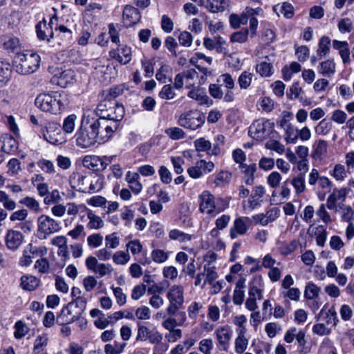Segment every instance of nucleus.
Masks as SVG:
<instances>
[{"label": "nucleus", "mask_w": 354, "mask_h": 354, "mask_svg": "<svg viewBox=\"0 0 354 354\" xmlns=\"http://www.w3.org/2000/svg\"><path fill=\"white\" fill-rule=\"evenodd\" d=\"M117 115L107 114L99 118L89 117V122L95 133L98 142H105L112 137L119 127V123L124 115L123 106L117 107Z\"/></svg>", "instance_id": "obj_1"}, {"label": "nucleus", "mask_w": 354, "mask_h": 354, "mask_svg": "<svg viewBox=\"0 0 354 354\" xmlns=\"http://www.w3.org/2000/svg\"><path fill=\"white\" fill-rule=\"evenodd\" d=\"M69 102L68 95L62 92H50L39 94L35 100L36 106L44 112L59 113Z\"/></svg>", "instance_id": "obj_2"}, {"label": "nucleus", "mask_w": 354, "mask_h": 354, "mask_svg": "<svg viewBox=\"0 0 354 354\" xmlns=\"http://www.w3.org/2000/svg\"><path fill=\"white\" fill-rule=\"evenodd\" d=\"M218 84H211L209 86L210 95L215 99H223L226 102L234 100V94L232 89L234 87V80L229 73L221 75L218 79Z\"/></svg>", "instance_id": "obj_3"}, {"label": "nucleus", "mask_w": 354, "mask_h": 354, "mask_svg": "<svg viewBox=\"0 0 354 354\" xmlns=\"http://www.w3.org/2000/svg\"><path fill=\"white\" fill-rule=\"evenodd\" d=\"M75 136L77 145L81 148H88L98 142L95 133L89 122V116H83L80 128Z\"/></svg>", "instance_id": "obj_4"}, {"label": "nucleus", "mask_w": 354, "mask_h": 354, "mask_svg": "<svg viewBox=\"0 0 354 354\" xmlns=\"http://www.w3.org/2000/svg\"><path fill=\"white\" fill-rule=\"evenodd\" d=\"M3 47L9 53L14 54L12 68L19 74L22 73V46L18 37H10L3 42Z\"/></svg>", "instance_id": "obj_5"}, {"label": "nucleus", "mask_w": 354, "mask_h": 354, "mask_svg": "<svg viewBox=\"0 0 354 354\" xmlns=\"http://www.w3.org/2000/svg\"><path fill=\"white\" fill-rule=\"evenodd\" d=\"M169 305L167 312L169 316L174 315L182 307L184 302V290L180 285H174L170 288L167 293Z\"/></svg>", "instance_id": "obj_6"}, {"label": "nucleus", "mask_w": 354, "mask_h": 354, "mask_svg": "<svg viewBox=\"0 0 354 354\" xmlns=\"http://www.w3.org/2000/svg\"><path fill=\"white\" fill-rule=\"evenodd\" d=\"M205 115L198 110H191L182 113L178 118V124L184 128L195 130L205 122Z\"/></svg>", "instance_id": "obj_7"}, {"label": "nucleus", "mask_w": 354, "mask_h": 354, "mask_svg": "<svg viewBox=\"0 0 354 354\" xmlns=\"http://www.w3.org/2000/svg\"><path fill=\"white\" fill-rule=\"evenodd\" d=\"M60 230L59 223L48 216L41 215L38 218V232L43 235V239L58 232Z\"/></svg>", "instance_id": "obj_8"}, {"label": "nucleus", "mask_w": 354, "mask_h": 354, "mask_svg": "<svg viewBox=\"0 0 354 354\" xmlns=\"http://www.w3.org/2000/svg\"><path fill=\"white\" fill-rule=\"evenodd\" d=\"M138 341L149 340L153 344H158L162 340V335L156 330H151L147 326L138 323Z\"/></svg>", "instance_id": "obj_9"}, {"label": "nucleus", "mask_w": 354, "mask_h": 354, "mask_svg": "<svg viewBox=\"0 0 354 354\" xmlns=\"http://www.w3.org/2000/svg\"><path fill=\"white\" fill-rule=\"evenodd\" d=\"M251 225L252 220L249 217L241 216L236 218L230 230V236L231 239H235L239 236L245 235Z\"/></svg>", "instance_id": "obj_10"}, {"label": "nucleus", "mask_w": 354, "mask_h": 354, "mask_svg": "<svg viewBox=\"0 0 354 354\" xmlns=\"http://www.w3.org/2000/svg\"><path fill=\"white\" fill-rule=\"evenodd\" d=\"M112 157L104 156L100 158L97 156H86L84 158L83 165L93 171H102L108 165V162H111Z\"/></svg>", "instance_id": "obj_11"}, {"label": "nucleus", "mask_w": 354, "mask_h": 354, "mask_svg": "<svg viewBox=\"0 0 354 354\" xmlns=\"http://www.w3.org/2000/svg\"><path fill=\"white\" fill-rule=\"evenodd\" d=\"M273 124L269 120L254 121L249 128V134L253 138L261 140L268 135V128H272Z\"/></svg>", "instance_id": "obj_12"}, {"label": "nucleus", "mask_w": 354, "mask_h": 354, "mask_svg": "<svg viewBox=\"0 0 354 354\" xmlns=\"http://www.w3.org/2000/svg\"><path fill=\"white\" fill-rule=\"evenodd\" d=\"M197 73L194 69H190L176 75L174 79V86L177 89L181 88L184 85L190 88L194 85V77Z\"/></svg>", "instance_id": "obj_13"}, {"label": "nucleus", "mask_w": 354, "mask_h": 354, "mask_svg": "<svg viewBox=\"0 0 354 354\" xmlns=\"http://www.w3.org/2000/svg\"><path fill=\"white\" fill-rule=\"evenodd\" d=\"M199 210L202 213L211 214L216 212V201L214 196L208 191H204L199 196Z\"/></svg>", "instance_id": "obj_14"}, {"label": "nucleus", "mask_w": 354, "mask_h": 354, "mask_svg": "<svg viewBox=\"0 0 354 354\" xmlns=\"http://www.w3.org/2000/svg\"><path fill=\"white\" fill-rule=\"evenodd\" d=\"M45 246L37 247L30 243L24 251V266H29L36 257H44L47 254Z\"/></svg>", "instance_id": "obj_15"}, {"label": "nucleus", "mask_w": 354, "mask_h": 354, "mask_svg": "<svg viewBox=\"0 0 354 354\" xmlns=\"http://www.w3.org/2000/svg\"><path fill=\"white\" fill-rule=\"evenodd\" d=\"M89 180V176H84L80 173L74 172L69 177V183L72 188L77 191L87 193Z\"/></svg>", "instance_id": "obj_16"}, {"label": "nucleus", "mask_w": 354, "mask_h": 354, "mask_svg": "<svg viewBox=\"0 0 354 354\" xmlns=\"http://www.w3.org/2000/svg\"><path fill=\"white\" fill-rule=\"evenodd\" d=\"M22 243V234L14 230H9L6 236V245L10 250L18 249Z\"/></svg>", "instance_id": "obj_17"}, {"label": "nucleus", "mask_w": 354, "mask_h": 354, "mask_svg": "<svg viewBox=\"0 0 354 354\" xmlns=\"http://www.w3.org/2000/svg\"><path fill=\"white\" fill-rule=\"evenodd\" d=\"M75 79V72L73 70H65L59 75L53 77L52 81L58 86L65 88L68 85L73 84Z\"/></svg>", "instance_id": "obj_18"}, {"label": "nucleus", "mask_w": 354, "mask_h": 354, "mask_svg": "<svg viewBox=\"0 0 354 354\" xmlns=\"http://www.w3.org/2000/svg\"><path fill=\"white\" fill-rule=\"evenodd\" d=\"M109 55L120 63L127 64L131 59V48L124 46L120 49L111 50L109 52Z\"/></svg>", "instance_id": "obj_19"}, {"label": "nucleus", "mask_w": 354, "mask_h": 354, "mask_svg": "<svg viewBox=\"0 0 354 354\" xmlns=\"http://www.w3.org/2000/svg\"><path fill=\"white\" fill-rule=\"evenodd\" d=\"M122 19L127 26L137 24L140 20L138 10L133 6H126L123 10Z\"/></svg>", "instance_id": "obj_20"}, {"label": "nucleus", "mask_w": 354, "mask_h": 354, "mask_svg": "<svg viewBox=\"0 0 354 354\" xmlns=\"http://www.w3.org/2000/svg\"><path fill=\"white\" fill-rule=\"evenodd\" d=\"M1 149L7 153H13L18 149V142L10 135L6 133L0 138Z\"/></svg>", "instance_id": "obj_21"}, {"label": "nucleus", "mask_w": 354, "mask_h": 354, "mask_svg": "<svg viewBox=\"0 0 354 354\" xmlns=\"http://www.w3.org/2000/svg\"><path fill=\"white\" fill-rule=\"evenodd\" d=\"M254 10L252 8H247L245 12H243L239 15L236 14H231L229 17L230 24L232 28L237 29L242 24H246L248 21V15H252Z\"/></svg>", "instance_id": "obj_22"}, {"label": "nucleus", "mask_w": 354, "mask_h": 354, "mask_svg": "<svg viewBox=\"0 0 354 354\" xmlns=\"http://www.w3.org/2000/svg\"><path fill=\"white\" fill-rule=\"evenodd\" d=\"M24 68H26V73L30 74L37 70L40 62V57L37 54H24Z\"/></svg>", "instance_id": "obj_23"}, {"label": "nucleus", "mask_w": 354, "mask_h": 354, "mask_svg": "<svg viewBox=\"0 0 354 354\" xmlns=\"http://www.w3.org/2000/svg\"><path fill=\"white\" fill-rule=\"evenodd\" d=\"M215 334L222 349L227 351L232 335L230 328L227 327H220L216 329Z\"/></svg>", "instance_id": "obj_24"}, {"label": "nucleus", "mask_w": 354, "mask_h": 354, "mask_svg": "<svg viewBox=\"0 0 354 354\" xmlns=\"http://www.w3.org/2000/svg\"><path fill=\"white\" fill-rule=\"evenodd\" d=\"M86 300L82 297H77L73 301L69 303V310L77 309L74 313L73 318L66 321H75L84 313L86 308Z\"/></svg>", "instance_id": "obj_25"}, {"label": "nucleus", "mask_w": 354, "mask_h": 354, "mask_svg": "<svg viewBox=\"0 0 354 354\" xmlns=\"http://www.w3.org/2000/svg\"><path fill=\"white\" fill-rule=\"evenodd\" d=\"M346 189L342 188L340 189H334L332 194L329 195L327 199L326 206L329 209H336L337 201H344L346 196Z\"/></svg>", "instance_id": "obj_26"}, {"label": "nucleus", "mask_w": 354, "mask_h": 354, "mask_svg": "<svg viewBox=\"0 0 354 354\" xmlns=\"http://www.w3.org/2000/svg\"><path fill=\"white\" fill-rule=\"evenodd\" d=\"M333 47L334 49L339 51V54L344 64H348L350 62V50L347 41L333 40Z\"/></svg>", "instance_id": "obj_27"}, {"label": "nucleus", "mask_w": 354, "mask_h": 354, "mask_svg": "<svg viewBox=\"0 0 354 354\" xmlns=\"http://www.w3.org/2000/svg\"><path fill=\"white\" fill-rule=\"evenodd\" d=\"M240 168L242 171L244 173V180L245 183L251 185L254 183V173L257 171V166L255 164H251L250 165H241Z\"/></svg>", "instance_id": "obj_28"}, {"label": "nucleus", "mask_w": 354, "mask_h": 354, "mask_svg": "<svg viewBox=\"0 0 354 354\" xmlns=\"http://www.w3.org/2000/svg\"><path fill=\"white\" fill-rule=\"evenodd\" d=\"M335 72V64L332 59L322 62L319 66V73L323 76L330 77Z\"/></svg>", "instance_id": "obj_29"}, {"label": "nucleus", "mask_w": 354, "mask_h": 354, "mask_svg": "<svg viewBox=\"0 0 354 354\" xmlns=\"http://www.w3.org/2000/svg\"><path fill=\"white\" fill-rule=\"evenodd\" d=\"M229 6V0H207V8L212 12L223 11Z\"/></svg>", "instance_id": "obj_30"}, {"label": "nucleus", "mask_w": 354, "mask_h": 354, "mask_svg": "<svg viewBox=\"0 0 354 354\" xmlns=\"http://www.w3.org/2000/svg\"><path fill=\"white\" fill-rule=\"evenodd\" d=\"M274 10L277 15L281 14L287 19H290L294 15V8L291 3L288 2H284L282 5L275 6Z\"/></svg>", "instance_id": "obj_31"}, {"label": "nucleus", "mask_w": 354, "mask_h": 354, "mask_svg": "<svg viewBox=\"0 0 354 354\" xmlns=\"http://www.w3.org/2000/svg\"><path fill=\"white\" fill-rule=\"evenodd\" d=\"M87 217L89 222L87 223L88 229L98 230L104 226L103 220L98 216L95 215L91 210L87 211Z\"/></svg>", "instance_id": "obj_32"}, {"label": "nucleus", "mask_w": 354, "mask_h": 354, "mask_svg": "<svg viewBox=\"0 0 354 354\" xmlns=\"http://www.w3.org/2000/svg\"><path fill=\"white\" fill-rule=\"evenodd\" d=\"M203 272H205V279L201 285L202 288L205 287L207 282L209 284H212L214 281L218 277L217 272H216V268L211 266L210 264H206L204 266Z\"/></svg>", "instance_id": "obj_33"}, {"label": "nucleus", "mask_w": 354, "mask_h": 354, "mask_svg": "<svg viewBox=\"0 0 354 354\" xmlns=\"http://www.w3.org/2000/svg\"><path fill=\"white\" fill-rule=\"evenodd\" d=\"M330 39L327 36H323L318 44L317 54L319 57L326 56L330 50Z\"/></svg>", "instance_id": "obj_34"}, {"label": "nucleus", "mask_w": 354, "mask_h": 354, "mask_svg": "<svg viewBox=\"0 0 354 354\" xmlns=\"http://www.w3.org/2000/svg\"><path fill=\"white\" fill-rule=\"evenodd\" d=\"M69 304H68V305L62 310L60 315L57 317V323H59L61 325H64L65 324H70L74 322L66 321L67 319L73 318L74 313L75 312V310H77L76 308H75V310H69Z\"/></svg>", "instance_id": "obj_35"}, {"label": "nucleus", "mask_w": 354, "mask_h": 354, "mask_svg": "<svg viewBox=\"0 0 354 354\" xmlns=\"http://www.w3.org/2000/svg\"><path fill=\"white\" fill-rule=\"evenodd\" d=\"M169 237L171 240L178 241L180 243H187L192 240L191 234L185 233L178 230H171L169 233Z\"/></svg>", "instance_id": "obj_36"}, {"label": "nucleus", "mask_w": 354, "mask_h": 354, "mask_svg": "<svg viewBox=\"0 0 354 354\" xmlns=\"http://www.w3.org/2000/svg\"><path fill=\"white\" fill-rule=\"evenodd\" d=\"M11 75V69L8 62L0 59V83L7 82Z\"/></svg>", "instance_id": "obj_37"}, {"label": "nucleus", "mask_w": 354, "mask_h": 354, "mask_svg": "<svg viewBox=\"0 0 354 354\" xmlns=\"http://www.w3.org/2000/svg\"><path fill=\"white\" fill-rule=\"evenodd\" d=\"M249 30L247 28H242L241 30L232 33L230 36V41L232 43L243 44L248 41Z\"/></svg>", "instance_id": "obj_38"}, {"label": "nucleus", "mask_w": 354, "mask_h": 354, "mask_svg": "<svg viewBox=\"0 0 354 354\" xmlns=\"http://www.w3.org/2000/svg\"><path fill=\"white\" fill-rule=\"evenodd\" d=\"M289 182L294 187L296 194H299L304 192L306 185L304 174H299Z\"/></svg>", "instance_id": "obj_39"}, {"label": "nucleus", "mask_w": 354, "mask_h": 354, "mask_svg": "<svg viewBox=\"0 0 354 354\" xmlns=\"http://www.w3.org/2000/svg\"><path fill=\"white\" fill-rule=\"evenodd\" d=\"M87 193H93L102 189V179L96 174L90 175Z\"/></svg>", "instance_id": "obj_40"}, {"label": "nucleus", "mask_w": 354, "mask_h": 354, "mask_svg": "<svg viewBox=\"0 0 354 354\" xmlns=\"http://www.w3.org/2000/svg\"><path fill=\"white\" fill-rule=\"evenodd\" d=\"M328 144L324 140H319L313 146V157L315 158H320L327 152Z\"/></svg>", "instance_id": "obj_41"}, {"label": "nucleus", "mask_w": 354, "mask_h": 354, "mask_svg": "<svg viewBox=\"0 0 354 354\" xmlns=\"http://www.w3.org/2000/svg\"><path fill=\"white\" fill-rule=\"evenodd\" d=\"M320 288L313 283H308L305 288L304 297L307 299H313L318 297Z\"/></svg>", "instance_id": "obj_42"}, {"label": "nucleus", "mask_w": 354, "mask_h": 354, "mask_svg": "<svg viewBox=\"0 0 354 354\" xmlns=\"http://www.w3.org/2000/svg\"><path fill=\"white\" fill-rule=\"evenodd\" d=\"M195 149L197 151H205L208 154L211 151V142L205 140L204 138H201L196 140L194 142Z\"/></svg>", "instance_id": "obj_43"}, {"label": "nucleus", "mask_w": 354, "mask_h": 354, "mask_svg": "<svg viewBox=\"0 0 354 354\" xmlns=\"http://www.w3.org/2000/svg\"><path fill=\"white\" fill-rule=\"evenodd\" d=\"M48 338L46 335L37 336L34 343V353H39L41 351H42L44 349V348L48 345Z\"/></svg>", "instance_id": "obj_44"}, {"label": "nucleus", "mask_w": 354, "mask_h": 354, "mask_svg": "<svg viewBox=\"0 0 354 354\" xmlns=\"http://www.w3.org/2000/svg\"><path fill=\"white\" fill-rule=\"evenodd\" d=\"M272 66L270 63L262 62L256 66L257 72L262 77H269L272 74Z\"/></svg>", "instance_id": "obj_45"}, {"label": "nucleus", "mask_w": 354, "mask_h": 354, "mask_svg": "<svg viewBox=\"0 0 354 354\" xmlns=\"http://www.w3.org/2000/svg\"><path fill=\"white\" fill-rule=\"evenodd\" d=\"M120 244V238L113 232L105 236V247L109 250L115 249Z\"/></svg>", "instance_id": "obj_46"}, {"label": "nucleus", "mask_w": 354, "mask_h": 354, "mask_svg": "<svg viewBox=\"0 0 354 354\" xmlns=\"http://www.w3.org/2000/svg\"><path fill=\"white\" fill-rule=\"evenodd\" d=\"M39 279L35 276H27L24 280V290H34L39 285Z\"/></svg>", "instance_id": "obj_47"}, {"label": "nucleus", "mask_w": 354, "mask_h": 354, "mask_svg": "<svg viewBox=\"0 0 354 354\" xmlns=\"http://www.w3.org/2000/svg\"><path fill=\"white\" fill-rule=\"evenodd\" d=\"M332 123L326 119L321 120L315 127V133L318 135H326L331 129Z\"/></svg>", "instance_id": "obj_48"}, {"label": "nucleus", "mask_w": 354, "mask_h": 354, "mask_svg": "<svg viewBox=\"0 0 354 354\" xmlns=\"http://www.w3.org/2000/svg\"><path fill=\"white\" fill-rule=\"evenodd\" d=\"M4 122L7 124L10 131L16 136H20V131L17 124L15 118L12 115H5L3 117Z\"/></svg>", "instance_id": "obj_49"}, {"label": "nucleus", "mask_w": 354, "mask_h": 354, "mask_svg": "<svg viewBox=\"0 0 354 354\" xmlns=\"http://www.w3.org/2000/svg\"><path fill=\"white\" fill-rule=\"evenodd\" d=\"M253 74L244 71L238 79V83L241 88L246 89L251 84Z\"/></svg>", "instance_id": "obj_50"}, {"label": "nucleus", "mask_w": 354, "mask_h": 354, "mask_svg": "<svg viewBox=\"0 0 354 354\" xmlns=\"http://www.w3.org/2000/svg\"><path fill=\"white\" fill-rule=\"evenodd\" d=\"M61 201L62 196L57 189H53L51 192H48V194L44 198V203L46 205L57 203Z\"/></svg>", "instance_id": "obj_51"}, {"label": "nucleus", "mask_w": 354, "mask_h": 354, "mask_svg": "<svg viewBox=\"0 0 354 354\" xmlns=\"http://www.w3.org/2000/svg\"><path fill=\"white\" fill-rule=\"evenodd\" d=\"M103 241V236L100 234H92L87 237L88 245L93 248L100 247Z\"/></svg>", "instance_id": "obj_52"}, {"label": "nucleus", "mask_w": 354, "mask_h": 354, "mask_svg": "<svg viewBox=\"0 0 354 354\" xmlns=\"http://www.w3.org/2000/svg\"><path fill=\"white\" fill-rule=\"evenodd\" d=\"M165 133L172 140H179L185 136V133L178 127H171L165 130Z\"/></svg>", "instance_id": "obj_53"}, {"label": "nucleus", "mask_w": 354, "mask_h": 354, "mask_svg": "<svg viewBox=\"0 0 354 354\" xmlns=\"http://www.w3.org/2000/svg\"><path fill=\"white\" fill-rule=\"evenodd\" d=\"M77 116L71 114L65 118L63 123V129L66 133H71L74 130Z\"/></svg>", "instance_id": "obj_54"}, {"label": "nucleus", "mask_w": 354, "mask_h": 354, "mask_svg": "<svg viewBox=\"0 0 354 354\" xmlns=\"http://www.w3.org/2000/svg\"><path fill=\"white\" fill-rule=\"evenodd\" d=\"M129 254L123 251H118L113 255V261L116 264L124 265L129 261Z\"/></svg>", "instance_id": "obj_55"}, {"label": "nucleus", "mask_w": 354, "mask_h": 354, "mask_svg": "<svg viewBox=\"0 0 354 354\" xmlns=\"http://www.w3.org/2000/svg\"><path fill=\"white\" fill-rule=\"evenodd\" d=\"M248 340L243 335H239L235 342V350L238 353H243L247 348Z\"/></svg>", "instance_id": "obj_56"}, {"label": "nucleus", "mask_w": 354, "mask_h": 354, "mask_svg": "<svg viewBox=\"0 0 354 354\" xmlns=\"http://www.w3.org/2000/svg\"><path fill=\"white\" fill-rule=\"evenodd\" d=\"M281 180V174L277 171H272L267 178V182L272 188H277Z\"/></svg>", "instance_id": "obj_57"}, {"label": "nucleus", "mask_w": 354, "mask_h": 354, "mask_svg": "<svg viewBox=\"0 0 354 354\" xmlns=\"http://www.w3.org/2000/svg\"><path fill=\"white\" fill-rule=\"evenodd\" d=\"M151 258L154 262L162 263L167 259L168 255L165 251L156 249L152 251Z\"/></svg>", "instance_id": "obj_58"}, {"label": "nucleus", "mask_w": 354, "mask_h": 354, "mask_svg": "<svg viewBox=\"0 0 354 354\" xmlns=\"http://www.w3.org/2000/svg\"><path fill=\"white\" fill-rule=\"evenodd\" d=\"M0 202L3 203L4 207L8 210H13L15 207V203L10 200L8 195L3 191L0 190Z\"/></svg>", "instance_id": "obj_59"}, {"label": "nucleus", "mask_w": 354, "mask_h": 354, "mask_svg": "<svg viewBox=\"0 0 354 354\" xmlns=\"http://www.w3.org/2000/svg\"><path fill=\"white\" fill-rule=\"evenodd\" d=\"M135 315L140 320H147L150 318L151 310L147 306H141L136 309Z\"/></svg>", "instance_id": "obj_60"}, {"label": "nucleus", "mask_w": 354, "mask_h": 354, "mask_svg": "<svg viewBox=\"0 0 354 354\" xmlns=\"http://www.w3.org/2000/svg\"><path fill=\"white\" fill-rule=\"evenodd\" d=\"M266 148L273 150L279 153H282L285 151V147L279 141L271 140L266 143Z\"/></svg>", "instance_id": "obj_61"}, {"label": "nucleus", "mask_w": 354, "mask_h": 354, "mask_svg": "<svg viewBox=\"0 0 354 354\" xmlns=\"http://www.w3.org/2000/svg\"><path fill=\"white\" fill-rule=\"evenodd\" d=\"M213 348V342L211 339H202L199 343V351L204 354H210Z\"/></svg>", "instance_id": "obj_62"}, {"label": "nucleus", "mask_w": 354, "mask_h": 354, "mask_svg": "<svg viewBox=\"0 0 354 354\" xmlns=\"http://www.w3.org/2000/svg\"><path fill=\"white\" fill-rule=\"evenodd\" d=\"M49 262L46 258L41 257L37 259L35 264V268L37 269L41 273H46L49 270Z\"/></svg>", "instance_id": "obj_63"}, {"label": "nucleus", "mask_w": 354, "mask_h": 354, "mask_svg": "<svg viewBox=\"0 0 354 354\" xmlns=\"http://www.w3.org/2000/svg\"><path fill=\"white\" fill-rule=\"evenodd\" d=\"M332 175L337 180H342L346 176L344 166L340 164L336 165Z\"/></svg>", "instance_id": "obj_64"}]
</instances>
